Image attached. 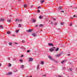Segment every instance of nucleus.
Segmentation results:
<instances>
[{"label":"nucleus","instance_id":"nucleus-1","mask_svg":"<svg viewBox=\"0 0 77 77\" xmlns=\"http://www.w3.org/2000/svg\"><path fill=\"white\" fill-rule=\"evenodd\" d=\"M48 58H49V59H51V60H53L54 61L55 60H54L53 59V58H52V57L50 56H49Z\"/></svg>","mask_w":77,"mask_h":77},{"label":"nucleus","instance_id":"nucleus-2","mask_svg":"<svg viewBox=\"0 0 77 77\" xmlns=\"http://www.w3.org/2000/svg\"><path fill=\"white\" fill-rule=\"evenodd\" d=\"M33 29H29V30H27L26 32H32V31H33Z\"/></svg>","mask_w":77,"mask_h":77},{"label":"nucleus","instance_id":"nucleus-3","mask_svg":"<svg viewBox=\"0 0 77 77\" xmlns=\"http://www.w3.org/2000/svg\"><path fill=\"white\" fill-rule=\"evenodd\" d=\"M49 50H50V51H51V52H52L53 51H54V48H51Z\"/></svg>","mask_w":77,"mask_h":77},{"label":"nucleus","instance_id":"nucleus-4","mask_svg":"<svg viewBox=\"0 0 77 77\" xmlns=\"http://www.w3.org/2000/svg\"><path fill=\"white\" fill-rule=\"evenodd\" d=\"M61 54H57V55H56L55 56V57H60V56H61Z\"/></svg>","mask_w":77,"mask_h":77},{"label":"nucleus","instance_id":"nucleus-5","mask_svg":"<svg viewBox=\"0 0 77 77\" xmlns=\"http://www.w3.org/2000/svg\"><path fill=\"white\" fill-rule=\"evenodd\" d=\"M33 60L32 58H29V62H32Z\"/></svg>","mask_w":77,"mask_h":77},{"label":"nucleus","instance_id":"nucleus-6","mask_svg":"<svg viewBox=\"0 0 77 77\" xmlns=\"http://www.w3.org/2000/svg\"><path fill=\"white\" fill-rule=\"evenodd\" d=\"M32 21L33 23H35L36 22V19L35 18L32 19Z\"/></svg>","mask_w":77,"mask_h":77},{"label":"nucleus","instance_id":"nucleus-7","mask_svg":"<svg viewBox=\"0 0 77 77\" xmlns=\"http://www.w3.org/2000/svg\"><path fill=\"white\" fill-rule=\"evenodd\" d=\"M5 19L3 18H1L0 19V21H4Z\"/></svg>","mask_w":77,"mask_h":77},{"label":"nucleus","instance_id":"nucleus-8","mask_svg":"<svg viewBox=\"0 0 77 77\" xmlns=\"http://www.w3.org/2000/svg\"><path fill=\"white\" fill-rule=\"evenodd\" d=\"M32 35H33V36H34L35 37H36L37 36L36 34L35 33H33L32 34Z\"/></svg>","mask_w":77,"mask_h":77},{"label":"nucleus","instance_id":"nucleus-9","mask_svg":"<svg viewBox=\"0 0 77 77\" xmlns=\"http://www.w3.org/2000/svg\"><path fill=\"white\" fill-rule=\"evenodd\" d=\"M20 68L23 69L24 68V65H21Z\"/></svg>","mask_w":77,"mask_h":77},{"label":"nucleus","instance_id":"nucleus-10","mask_svg":"<svg viewBox=\"0 0 77 77\" xmlns=\"http://www.w3.org/2000/svg\"><path fill=\"white\" fill-rule=\"evenodd\" d=\"M7 33L8 35H10L11 33V32L10 31H7Z\"/></svg>","mask_w":77,"mask_h":77},{"label":"nucleus","instance_id":"nucleus-11","mask_svg":"<svg viewBox=\"0 0 77 77\" xmlns=\"http://www.w3.org/2000/svg\"><path fill=\"white\" fill-rule=\"evenodd\" d=\"M66 61V60H63V61H62L61 62V63L62 64H63V63H65V62Z\"/></svg>","mask_w":77,"mask_h":77},{"label":"nucleus","instance_id":"nucleus-12","mask_svg":"<svg viewBox=\"0 0 77 77\" xmlns=\"http://www.w3.org/2000/svg\"><path fill=\"white\" fill-rule=\"evenodd\" d=\"M48 45L49 46H53V45L51 43L48 44Z\"/></svg>","mask_w":77,"mask_h":77},{"label":"nucleus","instance_id":"nucleus-13","mask_svg":"<svg viewBox=\"0 0 77 77\" xmlns=\"http://www.w3.org/2000/svg\"><path fill=\"white\" fill-rule=\"evenodd\" d=\"M58 9L59 10H61V9H62V7H59Z\"/></svg>","mask_w":77,"mask_h":77},{"label":"nucleus","instance_id":"nucleus-14","mask_svg":"<svg viewBox=\"0 0 77 77\" xmlns=\"http://www.w3.org/2000/svg\"><path fill=\"white\" fill-rule=\"evenodd\" d=\"M40 2H41V3H43L44 2V0H42L40 1Z\"/></svg>","mask_w":77,"mask_h":77},{"label":"nucleus","instance_id":"nucleus-15","mask_svg":"<svg viewBox=\"0 0 77 77\" xmlns=\"http://www.w3.org/2000/svg\"><path fill=\"white\" fill-rule=\"evenodd\" d=\"M37 69H39V65H38L37 67Z\"/></svg>","mask_w":77,"mask_h":77},{"label":"nucleus","instance_id":"nucleus-16","mask_svg":"<svg viewBox=\"0 0 77 77\" xmlns=\"http://www.w3.org/2000/svg\"><path fill=\"white\" fill-rule=\"evenodd\" d=\"M11 66H12V64H11V63H8V66L9 67H11Z\"/></svg>","mask_w":77,"mask_h":77},{"label":"nucleus","instance_id":"nucleus-17","mask_svg":"<svg viewBox=\"0 0 77 77\" xmlns=\"http://www.w3.org/2000/svg\"><path fill=\"white\" fill-rule=\"evenodd\" d=\"M8 75H11V74H12V73H11V72H9L8 73Z\"/></svg>","mask_w":77,"mask_h":77},{"label":"nucleus","instance_id":"nucleus-18","mask_svg":"<svg viewBox=\"0 0 77 77\" xmlns=\"http://www.w3.org/2000/svg\"><path fill=\"white\" fill-rule=\"evenodd\" d=\"M41 63L42 65H44V61H42L41 62Z\"/></svg>","mask_w":77,"mask_h":77},{"label":"nucleus","instance_id":"nucleus-19","mask_svg":"<svg viewBox=\"0 0 77 77\" xmlns=\"http://www.w3.org/2000/svg\"><path fill=\"white\" fill-rule=\"evenodd\" d=\"M59 50V48H57L56 50L55 51H57Z\"/></svg>","mask_w":77,"mask_h":77},{"label":"nucleus","instance_id":"nucleus-20","mask_svg":"<svg viewBox=\"0 0 77 77\" xmlns=\"http://www.w3.org/2000/svg\"><path fill=\"white\" fill-rule=\"evenodd\" d=\"M3 27L2 25L0 26V29H3Z\"/></svg>","mask_w":77,"mask_h":77},{"label":"nucleus","instance_id":"nucleus-21","mask_svg":"<svg viewBox=\"0 0 77 77\" xmlns=\"http://www.w3.org/2000/svg\"><path fill=\"white\" fill-rule=\"evenodd\" d=\"M27 5L26 4H25V5H24V8H26V7H27Z\"/></svg>","mask_w":77,"mask_h":77},{"label":"nucleus","instance_id":"nucleus-22","mask_svg":"<svg viewBox=\"0 0 77 77\" xmlns=\"http://www.w3.org/2000/svg\"><path fill=\"white\" fill-rule=\"evenodd\" d=\"M22 43H25V41H24V40H22Z\"/></svg>","mask_w":77,"mask_h":77},{"label":"nucleus","instance_id":"nucleus-23","mask_svg":"<svg viewBox=\"0 0 77 77\" xmlns=\"http://www.w3.org/2000/svg\"><path fill=\"white\" fill-rule=\"evenodd\" d=\"M16 22H18L19 21V20L18 19H16L15 20Z\"/></svg>","mask_w":77,"mask_h":77},{"label":"nucleus","instance_id":"nucleus-24","mask_svg":"<svg viewBox=\"0 0 77 77\" xmlns=\"http://www.w3.org/2000/svg\"><path fill=\"white\" fill-rule=\"evenodd\" d=\"M61 25H63L64 24V22H61Z\"/></svg>","mask_w":77,"mask_h":77},{"label":"nucleus","instance_id":"nucleus-25","mask_svg":"<svg viewBox=\"0 0 77 77\" xmlns=\"http://www.w3.org/2000/svg\"><path fill=\"white\" fill-rule=\"evenodd\" d=\"M42 26H43V25L41 24L39 25V27H42Z\"/></svg>","mask_w":77,"mask_h":77},{"label":"nucleus","instance_id":"nucleus-26","mask_svg":"<svg viewBox=\"0 0 77 77\" xmlns=\"http://www.w3.org/2000/svg\"><path fill=\"white\" fill-rule=\"evenodd\" d=\"M7 21L8 23H10L11 22V20H7Z\"/></svg>","mask_w":77,"mask_h":77},{"label":"nucleus","instance_id":"nucleus-27","mask_svg":"<svg viewBox=\"0 0 77 77\" xmlns=\"http://www.w3.org/2000/svg\"><path fill=\"white\" fill-rule=\"evenodd\" d=\"M12 43H9V45H12Z\"/></svg>","mask_w":77,"mask_h":77},{"label":"nucleus","instance_id":"nucleus-28","mask_svg":"<svg viewBox=\"0 0 77 77\" xmlns=\"http://www.w3.org/2000/svg\"><path fill=\"white\" fill-rule=\"evenodd\" d=\"M22 49H23V50H25V49H26V48H25L24 47H22Z\"/></svg>","mask_w":77,"mask_h":77},{"label":"nucleus","instance_id":"nucleus-29","mask_svg":"<svg viewBox=\"0 0 77 77\" xmlns=\"http://www.w3.org/2000/svg\"><path fill=\"white\" fill-rule=\"evenodd\" d=\"M21 24H19L18 25V27H21Z\"/></svg>","mask_w":77,"mask_h":77},{"label":"nucleus","instance_id":"nucleus-30","mask_svg":"<svg viewBox=\"0 0 77 77\" xmlns=\"http://www.w3.org/2000/svg\"><path fill=\"white\" fill-rule=\"evenodd\" d=\"M19 61H20V62H23V60H20Z\"/></svg>","mask_w":77,"mask_h":77},{"label":"nucleus","instance_id":"nucleus-31","mask_svg":"<svg viewBox=\"0 0 77 77\" xmlns=\"http://www.w3.org/2000/svg\"><path fill=\"white\" fill-rule=\"evenodd\" d=\"M16 33H18V30H17L16 31Z\"/></svg>","mask_w":77,"mask_h":77},{"label":"nucleus","instance_id":"nucleus-32","mask_svg":"<svg viewBox=\"0 0 77 77\" xmlns=\"http://www.w3.org/2000/svg\"><path fill=\"white\" fill-rule=\"evenodd\" d=\"M39 18L40 19H41V18H42V17H41V16H39Z\"/></svg>","mask_w":77,"mask_h":77},{"label":"nucleus","instance_id":"nucleus-33","mask_svg":"<svg viewBox=\"0 0 77 77\" xmlns=\"http://www.w3.org/2000/svg\"><path fill=\"white\" fill-rule=\"evenodd\" d=\"M30 50H28V51H27V53H29V52H30Z\"/></svg>","mask_w":77,"mask_h":77},{"label":"nucleus","instance_id":"nucleus-34","mask_svg":"<svg viewBox=\"0 0 77 77\" xmlns=\"http://www.w3.org/2000/svg\"><path fill=\"white\" fill-rule=\"evenodd\" d=\"M45 76H46V75H42V77H45Z\"/></svg>","mask_w":77,"mask_h":77},{"label":"nucleus","instance_id":"nucleus-35","mask_svg":"<svg viewBox=\"0 0 77 77\" xmlns=\"http://www.w3.org/2000/svg\"><path fill=\"white\" fill-rule=\"evenodd\" d=\"M37 12H39V13H40V11L39 10H38Z\"/></svg>","mask_w":77,"mask_h":77},{"label":"nucleus","instance_id":"nucleus-36","mask_svg":"<svg viewBox=\"0 0 77 77\" xmlns=\"http://www.w3.org/2000/svg\"><path fill=\"white\" fill-rule=\"evenodd\" d=\"M58 77H64L62 76L61 75H58Z\"/></svg>","mask_w":77,"mask_h":77},{"label":"nucleus","instance_id":"nucleus-37","mask_svg":"<svg viewBox=\"0 0 77 77\" xmlns=\"http://www.w3.org/2000/svg\"><path fill=\"white\" fill-rule=\"evenodd\" d=\"M72 23H70V25H69V26H72Z\"/></svg>","mask_w":77,"mask_h":77},{"label":"nucleus","instance_id":"nucleus-38","mask_svg":"<svg viewBox=\"0 0 77 77\" xmlns=\"http://www.w3.org/2000/svg\"><path fill=\"white\" fill-rule=\"evenodd\" d=\"M41 8V7H37V9H39V8Z\"/></svg>","mask_w":77,"mask_h":77},{"label":"nucleus","instance_id":"nucleus-39","mask_svg":"<svg viewBox=\"0 0 77 77\" xmlns=\"http://www.w3.org/2000/svg\"><path fill=\"white\" fill-rule=\"evenodd\" d=\"M16 60V58H14L13 59V60L15 61Z\"/></svg>","mask_w":77,"mask_h":77},{"label":"nucleus","instance_id":"nucleus-40","mask_svg":"<svg viewBox=\"0 0 77 77\" xmlns=\"http://www.w3.org/2000/svg\"><path fill=\"white\" fill-rule=\"evenodd\" d=\"M24 56V55H22L21 56V57H23Z\"/></svg>","mask_w":77,"mask_h":77},{"label":"nucleus","instance_id":"nucleus-41","mask_svg":"<svg viewBox=\"0 0 77 77\" xmlns=\"http://www.w3.org/2000/svg\"><path fill=\"white\" fill-rule=\"evenodd\" d=\"M60 12H61L63 13V12H64V11H60Z\"/></svg>","mask_w":77,"mask_h":77},{"label":"nucleus","instance_id":"nucleus-42","mask_svg":"<svg viewBox=\"0 0 77 77\" xmlns=\"http://www.w3.org/2000/svg\"><path fill=\"white\" fill-rule=\"evenodd\" d=\"M69 70L70 71H72V69H70Z\"/></svg>","mask_w":77,"mask_h":77},{"label":"nucleus","instance_id":"nucleus-43","mask_svg":"<svg viewBox=\"0 0 77 77\" xmlns=\"http://www.w3.org/2000/svg\"><path fill=\"white\" fill-rule=\"evenodd\" d=\"M57 23H55V25H57Z\"/></svg>","mask_w":77,"mask_h":77},{"label":"nucleus","instance_id":"nucleus-44","mask_svg":"<svg viewBox=\"0 0 77 77\" xmlns=\"http://www.w3.org/2000/svg\"><path fill=\"white\" fill-rule=\"evenodd\" d=\"M51 24H53V22H51Z\"/></svg>","mask_w":77,"mask_h":77},{"label":"nucleus","instance_id":"nucleus-45","mask_svg":"<svg viewBox=\"0 0 77 77\" xmlns=\"http://www.w3.org/2000/svg\"><path fill=\"white\" fill-rule=\"evenodd\" d=\"M53 20H56V19L55 18L53 19Z\"/></svg>","mask_w":77,"mask_h":77},{"label":"nucleus","instance_id":"nucleus-46","mask_svg":"<svg viewBox=\"0 0 77 77\" xmlns=\"http://www.w3.org/2000/svg\"><path fill=\"white\" fill-rule=\"evenodd\" d=\"M63 69H65V67H63Z\"/></svg>","mask_w":77,"mask_h":77},{"label":"nucleus","instance_id":"nucleus-47","mask_svg":"<svg viewBox=\"0 0 77 77\" xmlns=\"http://www.w3.org/2000/svg\"><path fill=\"white\" fill-rule=\"evenodd\" d=\"M73 17H75V15H74Z\"/></svg>","mask_w":77,"mask_h":77},{"label":"nucleus","instance_id":"nucleus-48","mask_svg":"<svg viewBox=\"0 0 77 77\" xmlns=\"http://www.w3.org/2000/svg\"><path fill=\"white\" fill-rule=\"evenodd\" d=\"M2 66V64L0 63V66Z\"/></svg>","mask_w":77,"mask_h":77},{"label":"nucleus","instance_id":"nucleus-49","mask_svg":"<svg viewBox=\"0 0 77 77\" xmlns=\"http://www.w3.org/2000/svg\"><path fill=\"white\" fill-rule=\"evenodd\" d=\"M36 27H38V25H37L36 26Z\"/></svg>","mask_w":77,"mask_h":77},{"label":"nucleus","instance_id":"nucleus-50","mask_svg":"<svg viewBox=\"0 0 77 77\" xmlns=\"http://www.w3.org/2000/svg\"><path fill=\"white\" fill-rule=\"evenodd\" d=\"M32 7H33V6H32H32H31V8H32Z\"/></svg>","mask_w":77,"mask_h":77},{"label":"nucleus","instance_id":"nucleus-51","mask_svg":"<svg viewBox=\"0 0 77 77\" xmlns=\"http://www.w3.org/2000/svg\"><path fill=\"white\" fill-rule=\"evenodd\" d=\"M8 60H10V58H8Z\"/></svg>","mask_w":77,"mask_h":77},{"label":"nucleus","instance_id":"nucleus-52","mask_svg":"<svg viewBox=\"0 0 77 77\" xmlns=\"http://www.w3.org/2000/svg\"><path fill=\"white\" fill-rule=\"evenodd\" d=\"M15 44H18V43H16Z\"/></svg>","mask_w":77,"mask_h":77},{"label":"nucleus","instance_id":"nucleus-53","mask_svg":"<svg viewBox=\"0 0 77 77\" xmlns=\"http://www.w3.org/2000/svg\"><path fill=\"white\" fill-rule=\"evenodd\" d=\"M18 1H20L21 0H18Z\"/></svg>","mask_w":77,"mask_h":77},{"label":"nucleus","instance_id":"nucleus-54","mask_svg":"<svg viewBox=\"0 0 77 77\" xmlns=\"http://www.w3.org/2000/svg\"><path fill=\"white\" fill-rule=\"evenodd\" d=\"M70 55H69H69H68V56H69Z\"/></svg>","mask_w":77,"mask_h":77},{"label":"nucleus","instance_id":"nucleus-55","mask_svg":"<svg viewBox=\"0 0 77 77\" xmlns=\"http://www.w3.org/2000/svg\"><path fill=\"white\" fill-rule=\"evenodd\" d=\"M71 18L72 19V18Z\"/></svg>","mask_w":77,"mask_h":77},{"label":"nucleus","instance_id":"nucleus-56","mask_svg":"<svg viewBox=\"0 0 77 77\" xmlns=\"http://www.w3.org/2000/svg\"><path fill=\"white\" fill-rule=\"evenodd\" d=\"M70 7H72V6H70Z\"/></svg>","mask_w":77,"mask_h":77},{"label":"nucleus","instance_id":"nucleus-57","mask_svg":"<svg viewBox=\"0 0 77 77\" xmlns=\"http://www.w3.org/2000/svg\"><path fill=\"white\" fill-rule=\"evenodd\" d=\"M20 21H21V20H20Z\"/></svg>","mask_w":77,"mask_h":77}]
</instances>
